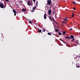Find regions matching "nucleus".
<instances>
[{
	"label": "nucleus",
	"instance_id": "obj_1",
	"mask_svg": "<svg viewBox=\"0 0 80 80\" xmlns=\"http://www.w3.org/2000/svg\"><path fill=\"white\" fill-rule=\"evenodd\" d=\"M0 7L2 8H4V5H3V4L2 3H0Z\"/></svg>",
	"mask_w": 80,
	"mask_h": 80
},
{
	"label": "nucleus",
	"instance_id": "obj_2",
	"mask_svg": "<svg viewBox=\"0 0 80 80\" xmlns=\"http://www.w3.org/2000/svg\"><path fill=\"white\" fill-rule=\"evenodd\" d=\"M48 15H50L51 13H52V10L51 9H49L48 11Z\"/></svg>",
	"mask_w": 80,
	"mask_h": 80
},
{
	"label": "nucleus",
	"instance_id": "obj_3",
	"mask_svg": "<svg viewBox=\"0 0 80 80\" xmlns=\"http://www.w3.org/2000/svg\"><path fill=\"white\" fill-rule=\"evenodd\" d=\"M50 4H51V1H50V0H48V3L47 4V5H50Z\"/></svg>",
	"mask_w": 80,
	"mask_h": 80
},
{
	"label": "nucleus",
	"instance_id": "obj_4",
	"mask_svg": "<svg viewBox=\"0 0 80 80\" xmlns=\"http://www.w3.org/2000/svg\"><path fill=\"white\" fill-rule=\"evenodd\" d=\"M13 13H15L14 14V15H15V16H16V11H15V10H13Z\"/></svg>",
	"mask_w": 80,
	"mask_h": 80
},
{
	"label": "nucleus",
	"instance_id": "obj_5",
	"mask_svg": "<svg viewBox=\"0 0 80 80\" xmlns=\"http://www.w3.org/2000/svg\"><path fill=\"white\" fill-rule=\"evenodd\" d=\"M47 14H44V18L45 19H47Z\"/></svg>",
	"mask_w": 80,
	"mask_h": 80
},
{
	"label": "nucleus",
	"instance_id": "obj_6",
	"mask_svg": "<svg viewBox=\"0 0 80 80\" xmlns=\"http://www.w3.org/2000/svg\"><path fill=\"white\" fill-rule=\"evenodd\" d=\"M22 12H26V11H27V9H22Z\"/></svg>",
	"mask_w": 80,
	"mask_h": 80
},
{
	"label": "nucleus",
	"instance_id": "obj_7",
	"mask_svg": "<svg viewBox=\"0 0 80 80\" xmlns=\"http://www.w3.org/2000/svg\"><path fill=\"white\" fill-rule=\"evenodd\" d=\"M66 39H71V38H70V37H66Z\"/></svg>",
	"mask_w": 80,
	"mask_h": 80
},
{
	"label": "nucleus",
	"instance_id": "obj_8",
	"mask_svg": "<svg viewBox=\"0 0 80 80\" xmlns=\"http://www.w3.org/2000/svg\"><path fill=\"white\" fill-rule=\"evenodd\" d=\"M28 5L29 6L30 5V2L28 1Z\"/></svg>",
	"mask_w": 80,
	"mask_h": 80
},
{
	"label": "nucleus",
	"instance_id": "obj_9",
	"mask_svg": "<svg viewBox=\"0 0 80 80\" xmlns=\"http://www.w3.org/2000/svg\"><path fill=\"white\" fill-rule=\"evenodd\" d=\"M70 37H71V38H74V37H73V35H71L70 36Z\"/></svg>",
	"mask_w": 80,
	"mask_h": 80
},
{
	"label": "nucleus",
	"instance_id": "obj_10",
	"mask_svg": "<svg viewBox=\"0 0 80 80\" xmlns=\"http://www.w3.org/2000/svg\"><path fill=\"white\" fill-rule=\"evenodd\" d=\"M49 18L51 20V21H52V18H51V17L50 16H49Z\"/></svg>",
	"mask_w": 80,
	"mask_h": 80
},
{
	"label": "nucleus",
	"instance_id": "obj_11",
	"mask_svg": "<svg viewBox=\"0 0 80 80\" xmlns=\"http://www.w3.org/2000/svg\"><path fill=\"white\" fill-rule=\"evenodd\" d=\"M36 8V6H35L33 8V10H34Z\"/></svg>",
	"mask_w": 80,
	"mask_h": 80
},
{
	"label": "nucleus",
	"instance_id": "obj_12",
	"mask_svg": "<svg viewBox=\"0 0 80 80\" xmlns=\"http://www.w3.org/2000/svg\"><path fill=\"white\" fill-rule=\"evenodd\" d=\"M64 21H68V19L65 18V19H64Z\"/></svg>",
	"mask_w": 80,
	"mask_h": 80
},
{
	"label": "nucleus",
	"instance_id": "obj_13",
	"mask_svg": "<svg viewBox=\"0 0 80 80\" xmlns=\"http://www.w3.org/2000/svg\"><path fill=\"white\" fill-rule=\"evenodd\" d=\"M38 32H39V33H41V32H42V30H38Z\"/></svg>",
	"mask_w": 80,
	"mask_h": 80
},
{
	"label": "nucleus",
	"instance_id": "obj_14",
	"mask_svg": "<svg viewBox=\"0 0 80 80\" xmlns=\"http://www.w3.org/2000/svg\"><path fill=\"white\" fill-rule=\"evenodd\" d=\"M6 2H9V0H5Z\"/></svg>",
	"mask_w": 80,
	"mask_h": 80
},
{
	"label": "nucleus",
	"instance_id": "obj_15",
	"mask_svg": "<svg viewBox=\"0 0 80 80\" xmlns=\"http://www.w3.org/2000/svg\"><path fill=\"white\" fill-rule=\"evenodd\" d=\"M58 30L57 29H56L55 30V32H58Z\"/></svg>",
	"mask_w": 80,
	"mask_h": 80
},
{
	"label": "nucleus",
	"instance_id": "obj_16",
	"mask_svg": "<svg viewBox=\"0 0 80 80\" xmlns=\"http://www.w3.org/2000/svg\"><path fill=\"white\" fill-rule=\"evenodd\" d=\"M48 34L49 35H51V33H48Z\"/></svg>",
	"mask_w": 80,
	"mask_h": 80
},
{
	"label": "nucleus",
	"instance_id": "obj_17",
	"mask_svg": "<svg viewBox=\"0 0 80 80\" xmlns=\"http://www.w3.org/2000/svg\"><path fill=\"white\" fill-rule=\"evenodd\" d=\"M76 67H77V68H80V66H76Z\"/></svg>",
	"mask_w": 80,
	"mask_h": 80
},
{
	"label": "nucleus",
	"instance_id": "obj_18",
	"mask_svg": "<svg viewBox=\"0 0 80 80\" xmlns=\"http://www.w3.org/2000/svg\"><path fill=\"white\" fill-rule=\"evenodd\" d=\"M22 2H23V1L22 0H20V1H19V3H22Z\"/></svg>",
	"mask_w": 80,
	"mask_h": 80
},
{
	"label": "nucleus",
	"instance_id": "obj_19",
	"mask_svg": "<svg viewBox=\"0 0 80 80\" xmlns=\"http://www.w3.org/2000/svg\"><path fill=\"white\" fill-rule=\"evenodd\" d=\"M73 4H74V5H75V4H76V3L75 2H73Z\"/></svg>",
	"mask_w": 80,
	"mask_h": 80
},
{
	"label": "nucleus",
	"instance_id": "obj_20",
	"mask_svg": "<svg viewBox=\"0 0 80 80\" xmlns=\"http://www.w3.org/2000/svg\"><path fill=\"white\" fill-rule=\"evenodd\" d=\"M73 16H74V14H73L72 15V18H73Z\"/></svg>",
	"mask_w": 80,
	"mask_h": 80
},
{
	"label": "nucleus",
	"instance_id": "obj_21",
	"mask_svg": "<svg viewBox=\"0 0 80 80\" xmlns=\"http://www.w3.org/2000/svg\"><path fill=\"white\" fill-rule=\"evenodd\" d=\"M42 31L44 32H45V30L44 29H42Z\"/></svg>",
	"mask_w": 80,
	"mask_h": 80
},
{
	"label": "nucleus",
	"instance_id": "obj_22",
	"mask_svg": "<svg viewBox=\"0 0 80 80\" xmlns=\"http://www.w3.org/2000/svg\"><path fill=\"white\" fill-rule=\"evenodd\" d=\"M52 20L53 21V22H55V20L54 19V18H52Z\"/></svg>",
	"mask_w": 80,
	"mask_h": 80
},
{
	"label": "nucleus",
	"instance_id": "obj_23",
	"mask_svg": "<svg viewBox=\"0 0 80 80\" xmlns=\"http://www.w3.org/2000/svg\"><path fill=\"white\" fill-rule=\"evenodd\" d=\"M58 35H61V33L59 32L58 33Z\"/></svg>",
	"mask_w": 80,
	"mask_h": 80
},
{
	"label": "nucleus",
	"instance_id": "obj_24",
	"mask_svg": "<svg viewBox=\"0 0 80 80\" xmlns=\"http://www.w3.org/2000/svg\"><path fill=\"white\" fill-rule=\"evenodd\" d=\"M74 38H72V39L71 40L72 42H73V41H74Z\"/></svg>",
	"mask_w": 80,
	"mask_h": 80
},
{
	"label": "nucleus",
	"instance_id": "obj_25",
	"mask_svg": "<svg viewBox=\"0 0 80 80\" xmlns=\"http://www.w3.org/2000/svg\"><path fill=\"white\" fill-rule=\"evenodd\" d=\"M29 23H32V21H29Z\"/></svg>",
	"mask_w": 80,
	"mask_h": 80
},
{
	"label": "nucleus",
	"instance_id": "obj_26",
	"mask_svg": "<svg viewBox=\"0 0 80 80\" xmlns=\"http://www.w3.org/2000/svg\"><path fill=\"white\" fill-rule=\"evenodd\" d=\"M63 34H65V32L63 31Z\"/></svg>",
	"mask_w": 80,
	"mask_h": 80
},
{
	"label": "nucleus",
	"instance_id": "obj_27",
	"mask_svg": "<svg viewBox=\"0 0 80 80\" xmlns=\"http://www.w3.org/2000/svg\"><path fill=\"white\" fill-rule=\"evenodd\" d=\"M73 9L74 10H75V8L74 7L73 8Z\"/></svg>",
	"mask_w": 80,
	"mask_h": 80
},
{
	"label": "nucleus",
	"instance_id": "obj_28",
	"mask_svg": "<svg viewBox=\"0 0 80 80\" xmlns=\"http://www.w3.org/2000/svg\"><path fill=\"white\" fill-rule=\"evenodd\" d=\"M31 12H34V10L33 9V10L31 11Z\"/></svg>",
	"mask_w": 80,
	"mask_h": 80
},
{
	"label": "nucleus",
	"instance_id": "obj_29",
	"mask_svg": "<svg viewBox=\"0 0 80 80\" xmlns=\"http://www.w3.org/2000/svg\"><path fill=\"white\" fill-rule=\"evenodd\" d=\"M34 2H35V0H32Z\"/></svg>",
	"mask_w": 80,
	"mask_h": 80
},
{
	"label": "nucleus",
	"instance_id": "obj_30",
	"mask_svg": "<svg viewBox=\"0 0 80 80\" xmlns=\"http://www.w3.org/2000/svg\"><path fill=\"white\" fill-rule=\"evenodd\" d=\"M73 30V29L72 28L70 29V30Z\"/></svg>",
	"mask_w": 80,
	"mask_h": 80
},
{
	"label": "nucleus",
	"instance_id": "obj_31",
	"mask_svg": "<svg viewBox=\"0 0 80 80\" xmlns=\"http://www.w3.org/2000/svg\"><path fill=\"white\" fill-rule=\"evenodd\" d=\"M55 22V23H56L57 24V22H56V21H55V22Z\"/></svg>",
	"mask_w": 80,
	"mask_h": 80
},
{
	"label": "nucleus",
	"instance_id": "obj_32",
	"mask_svg": "<svg viewBox=\"0 0 80 80\" xmlns=\"http://www.w3.org/2000/svg\"><path fill=\"white\" fill-rule=\"evenodd\" d=\"M55 17L56 18V17H57V15H55Z\"/></svg>",
	"mask_w": 80,
	"mask_h": 80
},
{
	"label": "nucleus",
	"instance_id": "obj_33",
	"mask_svg": "<svg viewBox=\"0 0 80 80\" xmlns=\"http://www.w3.org/2000/svg\"><path fill=\"white\" fill-rule=\"evenodd\" d=\"M36 4H38V2H36Z\"/></svg>",
	"mask_w": 80,
	"mask_h": 80
},
{
	"label": "nucleus",
	"instance_id": "obj_34",
	"mask_svg": "<svg viewBox=\"0 0 80 80\" xmlns=\"http://www.w3.org/2000/svg\"><path fill=\"white\" fill-rule=\"evenodd\" d=\"M64 21H62V23H64Z\"/></svg>",
	"mask_w": 80,
	"mask_h": 80
},
{
	"label": "nucleus",
	"instance_id": "obj_35",
	"mask_svg": "<svg viewBox=\"0 0 80 80\" xmlns=\"http://www.w3.org/2000/svg\"><path fill=\"white\" fill-rule=\"evenodd\" d=\"M63 23H66V22H64Z\"/></svg>",
	"mask_w": 80,
	"mask_h": 80
},
{
	"label": "nucleus",
	"instance_id": "obj_36",
	"mask_svg": "<svg viewBox=\"0 0 80 80\" xmlns=\"http://www.w3.org/2000/svg\"><path fill=\"white\" fill-rule=\"evenodd\" d=\"M55 0H54V1H55Z\"/></svg>",
	"mask_w": 80,
	"mask_h": 80
},
{
	"label": "nucleus",
	"instance_id": "obj_37",
	"mask_svg": "<svg viewBox=\"0 0 80 80\" xmlns=\"http://www.w3.org/2000/svg\"><path fill=\"white\" fill-rule=\"evenodd\" d=\"M53 15H54V14H53Z\"/></svg>",
	"mask_w": 80,
	"mask_h": 80
},
{
	"label": "nucleus",
	"instance_id": "obj_38",
	"mask_svg": "<svg viewBox=\"0 0 80 80\" xmlns=\"http://www.w3.org/2000/svg\"><path fill=\"white\" fill-rule=\"evenodd\" d=\"M31 2H32V1H31Z\"/></svg>",
	"mask_w": 80,
	"mask_h": 80
}]
</instances>
